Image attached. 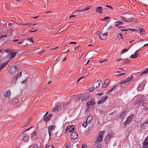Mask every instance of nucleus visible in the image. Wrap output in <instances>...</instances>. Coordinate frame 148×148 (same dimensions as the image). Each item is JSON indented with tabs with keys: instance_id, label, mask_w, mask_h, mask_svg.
Returning <instances> with one entry per match:
<instances>
[{
	"instance_id": "nucleus-1",
	"label": "nucleus",
	"mask_w": 148,
	"mask_h": 148,
	"mask_svg": "<svg viewBox=\"0 0 148 148\" xmlns=\"http://www.w3.org/2000/svg\"><path fill=\"white\" fill-rule=\"evenodd\" d=\"M32 127H30L26 130L24 131L23 133L20 135L18 137V139L19 140L22 139L24 142H27L29 139V137L28 136L25 135V134L23 133L24 132H26L29 130Z\"/></svg>"
},
{
	"instance_id": "nucleus-2",
	"label": "nucleus",
	"mask_w": 148,
	"mask_h": 148,
	"mask_svg": "<svg viewBox=\"0 0 148 148\" xmlns=\"http://www.w3.org/2000/svg\"><path fill=\"white\" fill-rule=\"evenodd\" d=\"M104 134V131H101L99 134L97 139L95 140V143L97 144L100 143L103 140L102 136Z\"/></svg>"
},
{
	"instance_id": "nucleus-3",
	"label": "nucleus",
	"mask_w": 148,
	"mask_h": 148,
	"mask_svg": "<svg viewBox=\"0 0 148 148\" xmlns=\"http://www.w3.org/2000/svg\"><path fill=\"white\" fill-rule=\"evenodd\" d=\"M134 117V114H132L130 116L127 117L125 121L123 123V125L124 126L126 125L127 124H129L132 120Z\"/></svg>"
},
{
	"instance_id": "nucleus-4",
	"label": "nucleus",
	"mask_w": 148,
	"mask_h": 148,
	"mask_svg": "<svg viewBox=\"0 0 148 148\" xmlns=\"http://www.w3.org/2000/svg\"><path fill=\"white\" fill-rule=\"evenodd\" d=\"M108 35V32H105L104 31H102L101 34L99 35V37L101 39L104 40L106 39Z\"/></svg>"
},
{
	"instance_id": "nucleus-5",
	"label": "nucleus",
	"mask_w": 148,
	"mask_h": 148,
	"mask_svg": "<svg viewBox=\"0 0 148 148\" xmlns=\"http://www.w3.org/2000/svg\"><path fill=\"white\" fill-rule=\"evenodd\" d=\"M17 70V67L16 66H11L9 69V72L12 74L15 73Z\"/></svg>"
},
{
	"instance_id": "nucleus-6",
	"label": "nucleus",
	"mask_w": 148,
	"mask_h": 148,
	"mask_svg": "<svg viewBox=\"0 0 148 148\" xmlns=\"http://www.w3.org/2000/svg\"><path fill=\"white\" fill-rule=\"evenodd\" d=\"M71 137L73 140H75L78 138V135L76 132H72L71 135Z\"/></svg>"
},
{
	"instance_id": "nucleus-7",
	"label": "nucleus",
	"mask_w": 148,
	"mask_h": 148,
	"mask_svg": "<svg viewBox=\"0 0 148 148\" xmlns=\"http://www.w3.org/2000/svg\"><path fill=\"white\" fill-rule=\"evenodd\" d=\"M112 134L111 133H109L106 136L104 139V141L106 143H107L110 139L112 137Z\"/></svg>"
},
{
	"instance_id": "nucleus-8",
	"label": "nucleus",
	"mask_w": 148,
	"mask_h": 148,
	"mask_svg": "<svg viewBox=\"0 0 148 148\" xmlns=\"http://www.w3.org/2000/svg\"><path fill=\"white\" fill-rule=\"evenodd\" d=\"M133 76H130L128 78L126 79L125 80L122 81L121 83V84H123L127 83L128 82L132 80L133 79Z\"/></svg>"
},
{
	"instance_id": "nucleus-9",
	"label": "nucleus",
	"mask_w": 148,
	"mask_h": 148,
	"mask_svg": "<svg viewBox=\"0 0 148 148\" xmlns=\"http://www.w3.org/2000/svg\"><path fill=\"white\" fill-rule=\"evenodd\" d=\"M101 81L99 80L94 83L93 86L94 88H97L99 87L101 84Z\"/></svg>"
},
{
	"instance_id": "nucleus-10",
	"label": "nucleus",
	"mask_w": 148,
	"mask_h": 148,
	"mask_svg": "<svg viewBox=\"0 0 148 148\" xmlns=\"http://www.w3.org/2000/svg\"><path fill=\"white\" fill-rule=\"evenodd\" d=\"M55 128V126H54L53 125L49 126L48 127V133L50 136H51L52 131Z\"/></svg>"
},
{
	"instance_id": "nucleus-11",
	"label": "nucleus",
	"mask_w": 148,
	"mask_h": 148,
	"mask_svg": "<svg viewBox=\"0 0 148 148\" xmlns=\"http://www.w3.org/2000/svg\"><path fill=\"white\" fill-rule=\"evenodd\" d=\"M93 116L92 115H90L87 118L86 121L88 124H90L93 121Z\"/></svg>"
},
{
	"instance_id": "nucleus-12",
	"label": "nucleus",
	"mask_w": 148,
	"mask_h": 148,
	"mask_svg": "<svg viewBox=\"0 0 148 148\" xmlns=\"http://www.w3.org/2000/svg\"><path fill=\"white\" fill-rule=\"evenodd\" d=\"M10 95V90H8L4 93L3 96L5 98H9Z\"/></svg>"
},
{
	"instance_id": "nucleus-13",
	"label": "nucleus",
	"mask_w": 148,
	"mask_h": 148,
	"mask_svg": "<svg viewBox=\"0 0 148 148\" xmlns=\"http://www.w3.org/2000/svg\"><path fill=\"white\" fill-rule=\"evenodd\" d=\"M148 136L144 140L142 145V147H145V146H148Z\"/></svg>"
},
{
	"instance_id": "nucleus-14",
	"label": "nucleus",
	"mask_w": 148,
	"mask_h": 148,
	"mask_svg": "<svg viewBox=\"0 0 148 148\" xmlns=\"http://www.w3.org/2000/svg\"><path fill=\"white\" fill-rule=\"evenodd\" d=\"M95 103L94 100L92 99L86 103L87 106L88 107H89L91 105H93Z\"/></svg>"
},
{
	"instance_id": "nucleus-15",
	"label": "nucleus",
	"mask_w": 148,
	"mask_h": 148,
	"mask_svg": "<svg viewBox=\"0 0 148 148\" xmlns=\"http://www.w3.org/2000/svg\"><path fill=\"white\" fill-rule=\"evenodd\" d=\"M52 115V114H49L47 117L44 118V121L45 122L48 121L51 117Z\"/></svg>"
},
{
	"instance_id": "nucleus-16",
	"label": "nucleus",
	"mask_w": 148,
	"mask_h": 148,
	"mask_svg": "<svg viewBox=\"0 0 148 148\" xmlns=\"http://www.w3.org/2000/svg\"><path fill=\"white\" fill-rule=\"evenodd\" d=\"M60 108L61 107L60 106H58L55 107L54 108H53V112H58L60 109Z\"/></svg>"
},
{
	"instance_id": "nucleus-17",
	"label": "nucleus",
	"mask_w": 148,
	"mask_h": 148,
	"mask_svg": "<svg viewBox=\"0 0 148 148\" xmlns=\"http://www.w3.org/2000/svg\"><path fill=\"white\" fill-rule=\"evenodd\" d=\"M103 10V8L101 6H99L97 8L96 11L97 12H98L100 13H102V11Z\"/></svg>"
},
{
	"instance_id": "nucleus-18",
	"label": "nucleus",
	"mask_w": 148,
	"mask_h": 148,
	"mask_svg": "<svg viewBox=\"0 0 148 148\" xmlns=\"http://www.w3.org/2000/svg\"><path fill=\"white\" fill-rule=\"evenodd\" d=\"M109 82V79H106L105 80L103 84L102 85L103 87H106L108 85V83Z\"/></svg>"
},
{
	"instance_id": "nucleus-19",
	"label": "nucleus",
	"mask_w": 148,
	"mask_h": 148,
	"mask_svg": "<svg viewBox=\"0 0 148 148\" xmlns=\"http://www.w3.org/2000/svg\"><path fill=\"white\" fill-rule=\"evenodd\" d=\"M36 134L37 133L36 132H33V133L32 134V136L31 138L32 139L34 140L36 139Z\"/></svg>"
},
{
	"instance_id": "nucleus-20",
	"label": "nucleus",
	"mask_w": 148,
	"mask_h": 148,
	"mask_svg": "<svg viewBox=\"0 0 148 148\" xmlns=\"http://www.w3.org/2000/svg\"><path fill=\"white\" fill-rule=\"evenodd\" d=\"M107 97H104V98H102L101 99L98 101V103L101 104L103 102L105 101L107 99Z\"/></svg>"
},
{
	"instance_id": "nucleus-21",
	"label": "nucleus",
	"mask_w": 148,
	"mask_h": 148,
	"mask_svg": "<svg viewBox=\"0 0 148 148\" xmlns=\"http://www.w3.org/2000/svg\"><path fill=\"white\" fill-rule=\"evenodd\" d=\"M138 53L135 52L134 54H133L130 56V58H136L138 57Z\"/></svg>"
},
{
	"instance_id": "nucleus-22",
	"label": "nucleus",
	"mask_w": 148,
	"mask_h": 148,
	"mask_svg": "<svg viewBox=\"0 0 148 148\" xmlns=\"http://www.w3.org/2000/svg\"><path fill=\"white\" fill-rule=\"evenodd\" d=\"M9 62V61H8L7 62H6L4 63H3L1 65L0 68V71L1 70V69L3 68Z\"/></svg>"
},
{
	"instance_id": "nucleus-23",
	"label": "nucleus",
	"mask_w": 148,
	"mask_h": 148,
	"mask_svg": "<svg viewBox=\"0 0 148 148\" xmlns=\"http://www.w3.org/2000/svg\"><path fill=\"white\" fill-rule=\"evenodd\" d=\"M147 103L146 102H143L142 104V106L143 107H144L145 108H144V109L143 110H147L148 109V106H147L146 107L147 105Z\"/></svg>"
},
{
	"instance_id": "nucleus-24",
	"label": "nucleus",
	"mask_w": 148,
	"mask_h": 148,
	"mask_svg": "<svg viewBox=\"0 0 148 148\" xmlns=\"http://www.w3.org/2000/svg\"><path fill=\"white\" fill-rule=\"evenodd\" d=\"M73 127V125H68L66 127L65 129V132H67L69 131L72 127Z\"/></svg>"
},
{
	"instance_id": "nucleus-25",
	"label": "nucleus",
	"mask_w": 148,
	"mask_h": 148,
	"mask_svg": "<svg viewBox=\"0 0 148 148\" xmlns=\"http://www.w3.org/2000/svg\"><path fill=\"white\" fill-rule=\"evenodd\" d=\"M19 101V99L18 98H16L14 99H13L12 101V103L14 105L18 102Z\"/></svg>"
},
{
	"instance_id": "nucleus-26",
	"label": "nucleus",
	"mask_w": 148,
	"mask_h": 148,
	"mask_svg": "<svg viewBox=\"0 0 148 148\" xmlns=\"http://www.w3.org/2000/svg\"><path fill=\"white\" fill-rule=\"evenodd\" d=\"M126 111H123L120 115V117L122 119L125 117L126 114Z\"/></svg>"
},
{
	"instance_id": "nucleus-27",
	"label": "nucleus",
	"mask_w": 148,
	"mask_h": 148,
	"mask_svg": "<svg viewBox=\"0 0 148 148\" xmlns=\"http://www.w3.org/2000/svg\"><path fill=\"white\" fill-rule=\"evenodd\" d=\"M16 52H14L13 53H11L10 54V58H12L13 57H14L16 55Z\"/></svg>"
},
{
	"instance_id": "nucleus-28",
	"label": "nucleus",
	"mask_w": 148,
	"mask_h": 148,
	"mask_svg": "<svg viewBox=\"0 0 148 148\" xmlns=\"http://www.w3.org/2000/svg\"><path fill=\"white\" fill-rule=\"evenodd\" d=\"M123 23V22L121 21L116 22L115 23V26H118L119 25L122 24Z\"/></svg>"
},
{
	"instance_id": "nucleus-29",
	"label": "nucleus",
	"mask_w": 148,
	"mask_h": 148,
	"mask_svg": "<svg viewBox=\"0 0 148 148\" xmlns=\"http://www.w3.org/2000/svg\"><path fill=\"white\" fill-rule=\"evenodd\" d=\"M148 73V68L147 69L145 70L143 72H142L141 73V75H144Z\"/></svg>"
},
{
	"instance_id": "nucleus-30",
	"label": "nucleus",
	"mask_w": 148,
	"mask_h": 148,
	"mask_svg": "<svg viewBox=\"0 0 148 148\" xmlns=\"http://www.w3.org/2000/svg\"><path fill=\"white\" fill-rule=\"evenodd\" d=\"M22 74L21 72H20L18 73V74L16 75V76H15L14 77V78H15L16 79V80L17 79L18 77H19V76H20Z\"/></svg>"
},
{
	"instance_id": "nucleus-31",
	"label": "nucleus",
	"mask_w": 148,
	"mask_h": 148,
	"mask_svg": "<svg viewBox=\"0 0 148 148\" xmlns=\"http://www.w3.org/2000/svg\"><path fill=\"white\" fill-rule=\"evenodd\" d=\"M14 23V22L12 21H10V22H9L8 23V25L10 27H11L12 26V25L13 23Z\"/></svg>"
},
{
	"instance_id": "nucleus-32",
	"label": "nucleus",
	"mask_w": 148,
	"mask_h": 148,
	"mask_svg": "<svg viewBox=\"0 0 148 148\" xmlns=\"http://www.w3.org/2000/svg\"><path fill=\"white\" fill-rule=\"evenodd\" d=\"M90 8V7H87V8H84L82 10H79V11H81V12L86 11V10H89Z\"/></svg>"
},
{
	"instance_id": "nucleus-33",
	"label": "nucleus",
	"mask_w": 148,
	"mask_h": 148,
	"mask_svg": "<svg viewBox=\"0 0 148 148\" xmlns=\"http://www.w3.org/2000/svg\"><path fill=\"white\" fill-rule=\"evenodd\" d=\"M71 144L69 142H68L66 144V148H69L71 146Z\"/></svg>"
},
{
	"instance_id": "nucleus-34",
	"label": "nucleus",
	"mask_w": 148,
	"mask_h": 148,
	"mask_svg": "<svg viewBox=\"0 0 148 148\" xmlns=\"http://www.w3.org/2000/svg\"><path fill=\"white\" fill-rule=\"evenodd\" d=\"M110 18V17H105L102 19V21H107Z\"/></svg>"
},
{
	"instance_id": "nucleus-35",
	"label": "nucleus",
	"mask_w": 148,
	"mask_h": 148,
	"mask_svg": "<svg viewBox=\"0 0 148 148\" xmlns=\"http://www.w3.org/2000/svg\"><path fill=\"white\" fill-rule=\"evenodd\" d=\"M117 37L119 38V39H121L122 38V35H121V33H119L117 35Z\"/></svg>"
},
{
	"instance_id": "nucleus-36",
	"label": "nucleus",
	"mask_w": 148,
	"mask_h": 148,
	"mask_svg": "<svg viewBox=\"0 0 148 148\" xmlns=\"http://www.w3.org/2000/svg\"><path fill=\"white\" fill-rule=\"evenodd\" d=\"M139 30L140 31V33L141 34H144L145 33V31L144 29H140L139 28Z\"/></svg>"
},
{
	"instance_id": "nucleus-37",
	"label": "nucleus",
	"mask_w": 148,
	"mask_h": 148,
	"mask_svg": "<svg viewBox=\"0 0 148 148\" xmlns=\"http://www.w3.org/2000/svg\"><path fill=\"white\" fill-rule=\"evenodd\" d=\"M125 73H121L119 74H116V75L120 77L123 75H125Z\"/></svg>"
},
{
	"instance_id": "nucleus-38",
	"label": "nucleus",
	"mask_w": 148,
	"mask_h": 148,
	"mask_svg": "<svg viewBox=\"0 0 148 148\" xmlns=\"http://www.w3.org/2000/svg\"><path fill=\"white\" fill-rule=\"evenodd\" d=\"M46 148H54V147L52 145H46Z\"/></svg>"
},
{
	"instance_id": "nucleus-39",
	"label": "nucleus",
	"mask_w": 148,
	"mask_h": 148,
	"mask_svg": "<svg viewBox=\"0 0 148 148\" xmlns=\"http://www.w3.org/2000/svg\"><path fill=\"white\" fill-rule=\"evenodd\" d=\"M102 146V145L101 143L97 144L96 146V148H101Z\"/></svg>"
},
{
	"instance_id": "nucleus-40",
	"label": "nucleus",
	"mask_w": 148,
	"mask_h": 148,
	"mask_svg": "<svg viewBox=\"0 0 148 148\" xmlns=\"http://www.w3.org/2000/svg\"><path fill=\"white\" fill-rule=\"evenodd\" d=\"M75 128L73 127H72L70 130H69L70 132H74V131H75Z\"/></svg>"
},
{
	"instance_id": "nucleus-41",
	"label": "nucleus",
	"mask_w": 148,
	"mask_h": 148,
	"mask_svg": "<svg viewBox=\"0 0 148 148\" xmlns=\"http://www.w3.org/2000/svg\"><path fill=\"white\" fill-rule=\"evenodd\" d=\"M132 20V18H130L128 19H126V22H131Z\"/></svg>"
},
{
	"instance_id": "nucleus-42",
	"label": "nucleus",
	"mask_w": 148,
	"mask_h": 148,
	"mask_svg": "<svg viewBox=\"0 0 148 148\" xmlns=\"http://www.w3.org/2000/svg\"><path fill=\"white\" fill-rule=\"evenodd\" d=\"M88 124V123H87L86 122H86H84L83 124V126L84 127H86L87 126V124Z\"/></svg>"
},
{
	"instance_id": "nucleus-43",
	"label": "nucleus",
	"mask_w": 148,
	"mask_h": 148,
	"mask_svg": "<svg viewBox=\"0 0 148 148\" xmlns=\"http://www.w3.org/2000/svg\"><path fill=\"white\" fill-rule=\"evenodd\" d=\"M128 51V49H124L122 50L121 53H123Z\"/></svg>"
},
{
	"instance_id": "nucleus-44",
	"label": "nucleus",
	"mask_w": 148,
	"mask_h": 148,
	"mask_svg": "<svg viewBox=\"0 0 148 148\" xmlns=\"http://www.w3.org/2000/svg\"><path fill=\"white\" fill-rule=\"evenodd\" d=\"M130 62L128 60H125L123 61V63L124 64H129Z\"/></svg>"
},
{
	"instance_id": "nucleus-45",
	"label": "nucleus",
	"mask_w": 148,
	"mask_h": 148,
	"mask_svg": "<svg viewBox=\"0 0 148 148\" xmlns=\"http://www.w3.org/2000/svg\"><path fill=\"white\" fill-rule=\"evenodd\" d=\"M120 19L121 20L123 21H125V22H126V19L125 18H124L123 17H121H121Z\"/></svg>"
},
{
	"instance_id": "nucleus-46",
	"label": "nucleus",
	"mask_w": 148,
	"mask_h": 148,
	"mask_svg": "<svg viewBox=\"0 0 148 148\" xmlns=\"http://www.w3.org/2000/svg\"><path fill=\"white\" fill-rule=\"evenodd\" d=\"M87 147V145L84 144L83 145L82 148H86Z\"/></svg>"
},
{
	"instance_id": "nucleus-47",
	"label": "nucleus",
	"mask_w": 148,
	"mask_h": 148,
	"mask_svg": "<svg viewBox=\"0 0 148 148\" xmlns=\"http://www.w3.org/2000/svg\"><path fill=\"white\" fill-rule=\"evenodd\" d=\"M30 120L29 119H28V121H27V123H26L25 126H27L29 124V123H30Z\"/></svg>"
},
{
	"instance_id": "nucleus-48",
	"label": "nucleus",
	"mask_w": 148,
	"mask_h": 148,
	"mask_svg": "<svg viewBox=\"0 0 148 148\" xmlns=\"http://www.w3.org/2000/svg\"><path fill=\"white\" fill-rule=\"evenodd\" d=\"M6 37V35H3L0 36V38H3Z\"/></svg>"
},
{
	"instance_id": "nucleus-49",
	"label": "nucleus",
	"mask_w": 148,
	"mask_h": 148,
	"mask_svg": "<svg viewBox=\"0 0 148 148\" xmlns=\"http://www.w3.org/2000/svg\"><path fill=\"white\" fill-rule=\"evenodd\" d=\"M94 88L91 87L89 89V90L90 92H91L93 90Z\"/></svg>"
},
{
	"instance_id": "nucleus-50",
	"label": "nucleus",
	"mask_w": 148,
	"mask_h": 148,
	"mask_svg": "<svg viewBox=\"0 0 148 148\" xmlns=\"http://www.w3.org/2000/svg\"><path fill=\"white\" fill-rule=\"evenodd\" d=\"M86 76H85L84 77H81L79 78L77 80V82H78L81 79H82V78H84Z\"/></svg>"
},
{
	"instance_id": "nucleus-51",
	"label": "nucleus",
	"mask_w": 148,
	"mask_h": 148,
	"mask_svg": "<svg viewBox=\"0 0 148 148\" xmlns=\"http://www.w3.org/2000/svg\"><path fill=\"white\" fill-rule=\"evenodd\" d=\"M76 16V15H71L69 16V18H71L72 17H74Z\"/></svg>"
},
{
	"instance_id": "nucleus-52",
	"label": "nucleus",
	"mask_w": 148,
	"mask_h": 148,
	"mask_svg": "<svg viewBox=\"0 0 148 148\" xmlns=\"http://www.w3.org/2000/svg\"><path fill=\"white\" fill-rule=\"evenodd\" d=\"M33 148H38L37 145L36 144L34 145Z\"/></svg>"
},
{
	"instance_id": "nucleus-53",
	"label": "nucleus",
	"mask_w": 148,
	"mask_h": 148,
	"mask_svg": "<svg viewBox=\"0 0 148 148\" xmlns=\"http://www.w3.org/2000/svg\"><path fill=\"white\" fill-rule=\"evenodd\" d=\"M132 31H133V32H134V31H136V32H138L139 31L138 30H137V29H132Z\"/></svg>"
},
{
	"instance_id": "nucleus-54",
	"label": "nucleus",
	"mask_w": 148,
	"mask_h": 148,
	"mask_svg": "<svg viewBox=\"0 0 148 148\" xmlns=\"http://www.w3.org/2000/svg\"><path fill=\"white\" fill-rule=\"evenodd\" d=\"M84 134L86 135H88L89 134V132L88 131H86L85 132Z\"/></svg>"
},
{
	"instance_id": "nucleus-55",
	"label": "nucleus",
	"mask_w": 148,
	"mask_h": 148,
	"mask_svg": "<svg viewBox=\"0 0 148 148\" xmlns=\"http://www.w3.org/2000/svg\"><path fill=\"white\" fill-rule=\"evenodd\" d=\"M108 60V59H106V60H103V61H99V62L100 63H102V62H103L105 61H107Z\"/></svg>"
},
{
	"instance_id": "nucleus-56",
	"label": "nucleus",
	"mask_w": 148,
	"mask_h": 148,
	"mask_svg": "<svg viewBox=\"0 0 148 148\" xmlns=\"http://www.w3.org/2000/svg\"><path fill=\"white\" fill-rule=\"evenodd\" d=\"M106 6L110 8V9H112L113 8L112 6H109L108 5H106Z\"/></svg>"
},
{
	"instance_id": "nucleus-57",
	"label": "nucleus",
	"mask_w": 148,
	"mask_h": 148,
	"mask_svg": "<svg viewBox=\"0 0 148 148\" xmlns=\"http://www.w3.org/2000/svg\"><path fill=\"white\" fill-rule=\"evenodd\" d=\"M22 43H23V41H19L18 42V44H22Z\"/></svg>"
},
{
	"instance_id": "nucleus-58",
	"label": "nucleus",
	"mask_w": 148,
	"mask_h": 148,
	"mask_svg": "<svg viewBox=\"0 0 148 148\" xmlns=\"http://www.w3.org/2000/svg\"><path fill=\"white\" fill-rule=\"evenodd\" d=\"M128 31V30L127 29H122L121 30V31Z\"/></svg>"
},
{
	"instance_id": "nucleus-59",
	"label": "nucleus",
	"mask_w": 148,
	"mask_h": 148,
	"mask_svg": "<svg viewBox=\"0 0 148 148\" xmlns=\"http://www.w3.org/2000/svg\"><path fill=\"white\" fill-rule=\"evenodd\" d=\"M115 88V87H114L113 88H112L110 90V92L112 91Z\"/></svg>"
},
{
	"instance_id": "nucleus-60",
	"label": "nucleus",
	"mask_w": 148,
	"mask_h": 148,
	"mask_svg": "<svg viewBox=\"0 0 148 148\" xmlns=\"http://www.w3.org/2000/svg\"><path fill=\"white\" fill-rule=\"evenodd\" d=\"M23 25H31V23H26V24H22Z\"/></svg>"
},
{
	"instance_id": "nucleus-61",
	"label": "nucleus",
	"mask_w": 148,
	"mask_h": 148,
	"mask_svg": "<svg viewBox=\"0 0 148 148\" xmlns=\"http://www.w3.org/2000/svg\"><path fill=\"white\" fill-rule=\"evenodd\" d=\"M77 98V100H79L81 99V96H78Z\"/></svg>"
},
{
	"instance_id": "nucleus-62",
	"label": "nucleus",
	"mask_w": 148,
	"mask_h": 148,
	"mask_svg": "<svg viewBox=\"0 0 148 148\" xmlns=\"http://www.w3.org/2000/svg\"><path fill=\"white\" fill-rule=\"evenodd\" d=\"M29 41L30 42H32V43L33 44L34 43V42H33V39L32 38H30V39H29Z\"/></svg>"
},
{
	"instance_id": "nucleus-63",
	"label": "nucleus",
	"mask_w": 148,
	"mask_h": 148,
	"mask_svg": "<svg viewBox=\"0 0 148 148\" xmlns=\"http://www.w3.org/2000/svg\"><path fill=\"white\" fill-rule=\"evenodd\" d=\"M48 114V112H47L46 113V114H45L43 116V117H45V116H47V115Z\"/></svg>"
},
{
	"instance_id": "nucleus-64",
	"label": "nucleus",
	"mask_w": 148,
	"mask_h": 148,
	"mask_svg": "<svg viewBox=\"0 0 148 148\" xmlns=\"http://www.w3.org/2000/svg\"><path fill=\"white\" fill-rule=\"evenodd\" d=\"M76 42H70V44H76Z\"/></svg>"
}]
</instances>
